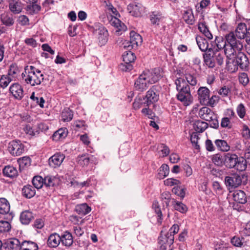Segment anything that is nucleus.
<instances>
[{"label": "nucleus", "instance_id": "nucleus-1", "mask_svg": "<svg viewBox=\"0 0 250 250\" xmlns=\"http://www.w3.org/2000/svg\"><path fill=\"white\" fill-rule=\"evenodd\" d=\"M227 45L225 49V55L227 60H231L236 54V52L241 51L243 49V42L238 39L233 31L227 34L225 36Z\"/></svg>", "mask_w": 250, "mask_h": 250}, {"label": "nucleus", "instance_id": "nucleus-2", "mask_svg": "<svg viewBox=\"0 0 250 250\" xmlns=\"http://www.w3.org/2000/svg\"><path fill=\"white\" fill-rule=\"evenodd\" d=\"M249 65L247 56L241 51L236 52V54L231 60H227L226 62L227 68L231 73L236 72L239 67L243 70L247 71Z\"/></svg>", "mask_w": 250, "mask_h": 250}, {"label": "nucleus", "instance_id": "nucleus-3", "mask_svg": "<svg viewBox=\"0 0 250 250\" xmlns=\"http://www.w3.org/2000/svg\"><path fill=\"white\" fill-rule=\"evenodd\" d=\"M21 76L23 81L32 86L40 84L44 79L42 71L33 66H26Z\"/></svg>", "mask_w": 250, "mask_h": 250}, {"label": "nucleus", "instance_id": "nucleus-4", "mask_svg": "<svg viewBox=\"0 0 250 250\" xmlns=\"http://www.w3.org/2000/svg\"><path fill=\"white\" fill-rule=\"evenodd\" d=\"M176 89L179 91L177 94V99L183 103L185 106L190 104L192 102V97L190 94L189 85L185 80L181 78H177L175 82Z\"/></svg>", "mask_w": 250, "mask_h": 250}, {"label": "nucleus", "instance_id": "nucleus-5", "mask_svg": "<svg viewBox=\"0 0 250 250\" xmlns=\"http://www.w3.org/2000/svg\"><path fill=\"white\" fill-rule=\"evenodd\" d=\"M225 166L228 168H234L237 170L242 171L247 168L245 160L243 157L238 156L232 153H227L224 154Z\"/></svg>", "mask_w": 250, "mask_h": 250}, {"label": "nucleus", "instance_id": "nucleus-6", "mask_svg": "<svg viewBox=\"0 0 250 250\" xmlns=\"http://www.w3.org/2000/svg\"><path fill=\"white\" fill-rule=\"evenodd\" d=\"M90 30L99 41L101 45L105 44L107 41V31L101 24L98 23L90 27Z\"/></svg>", "mask_w": 250, "mask_h": 250}, {"label": "nucleus", "instance_id": "nucleus-7", "mask_svg": "<svg viewBox=\"0 0 250 250\" xmlns=\"http://www.w3.org/2000/svg\"><path fill=\"white\" fill-rule=\"evenodd\" d=\"M136 59V56L131 51H125L123 55V63L120 65V68L123 71H127L132 69V63Z\"/></svg>", "mask_w": 250, "mask_h": 250}, {"label": "nucleus", "instance_id": "nucleus-8", "mask_svg": "<svg viewBox=\"0 0 250 250\" xmlns=\"http://www.w3.org/2000/svg\"><path fill=\"white\" fill-rule=\"evenodd\" d=\"M142 74L149 85L156 83L162 77L161 70L159 68L144 71Z\"/></svg>", "mask_w": 250, "mask_h": 250}, {"label": "nucleus", "instance_id": "nucleus-9", "mask_svg": "<svg viewBox=\"0 0 250 250\" xmlns=\"http://www.w3.org/2000/svg\"><path fill=\"white\" fill-rule=\"evenodd\" d=\"M8 150L13 156L21 155L25 150V147L20 140H13L8 144Z\"/></svg>", "mask_w": 250, "mask_h": 250}, {"label": "nucleus", "instance_id": "nucleus-10", "mask_svg": "<svg viewBox=\"0 0 250 250\" xmlns=\"http://www.w3.org/2000/svg\"><path fill=\"white\" fill-rule=\"evenodd\" d=\"M246 177L243 174H232L231 176H226L225 178V182L227 187L236 188L242 183V179Z\"/></svg>", "mask_w": 250, "mask_h": 250}, {"label": "nucleus", "instance_id": "nucleus-11", "mask_svg": "<svg viewBox=\"0 0 250 250\" xmlns=\"http://www.w3.org/2000/svg\"><path fill=\"white\" fill-rule=\"evenodd\" d=\"M9 92L15 100L20 101L24 96L22 86L19 83H13L9 87Z\"/></svg>", "mask_w": 250, "mask_h": 250}, {"label": "nucleus", "instance_id": "nucleus-12", "mask_svg": "<svg viewBox=\"0 0 250 250\" xmlns=\"http://www.w3.org/2000/svg\"><path fill=\"white\" fill-rule=\"evenodd\" d=\"M156 90V86L154 85L146 92L144 104L147 106L157 102L159 100V94L155 92Z\"/></svg>", "mask_w": 250, "mask_h": 250}, {"label": "nucleus", "instance_id": "nucleus-13", "mask_svg": "<svg viewBox=\"0 0 250 250\" xmlns=\"http://www.w3.org/2000/svg\"><path fill=\"white\" fill-rule=\"evenodd\" d=\"M21 244L20 241L15 238H11L5 240L3 243L4 250H21Z\"/></svg>", "mask_w": 250, "mask_h": 250}, {"label": "nucleus", "instance_id": "nucleus-14", "mask_svg": "<svg viewBox=\"0 0 250 250\" xmlns=\"http://www.w3.org/2000/svg\"><path fill=\"white\" fill-rule=\"evenodd\" d=\"M128 12L133 16L141 17L144 13L145 8L140 3H131L127 6Z\"/></svg>", "mask_w": 250, "mask_h": 250}, {"label": "nucleus", "instance_id": "nucleus-15", "mask_svg": "<svg viewBox=\"0 0 250 250\" xmlns=\"http://www.w3.org/2000/svg\"><path fill=\"white\" fill-rule=\"evenodd\" d=\"M197 95L200 104L205 105L210 96V90L207 87L201 86L197 91Z\"/></svg>", "mask_w": 250, "mask_h": 250}, {"label": "nucleus", "instance_id": "nucleus-16", "mask_svg": "<svg viewBox=\"0 0 250 250\" xmlns=\"http://www.w3.org/2000/svg\"><path fill=\"white\" fill-rule=\"evenodd\" d=\"M149 84L147 83L146 79L141 74L134 83V88L136 90L140 92H143L146 90L149 87Z\"/></svg>", "mask_w": 250, "mask_h": 250}, {"label": "nucleus", "instance_id": "nucleus-17", "mask_svg": "<svg viewBox=\"0 0 250 250\" xmlns=\"http://www.w3.org/2000/svg\"><path fill=\"white\" fill-rule=\"evenodd\" d=\"M211 51L212 49L209 48L207 52L203 54L204 62L206 65L209 68H213L216 63V61L214 58V52Z\"/></svg>", "mask_w": 250, "mask_h": 250}, {"label": "nucleus", "instance_id": "nucleus-18", "mask_svg": "<svg viewBox=\"0 0 250 250\" xmlns=\"http://www.w3.org/2000/svg\"><path fill=\"white\" fill-rule=\"evenodd\" d=\"M200 117L207 121L212 120V117H215L213 112L208 107L205 106L201 108L198 113Z\"/></svg>", "mask_w": 250, "mask_h": 250}, {"label": "nucleus", "instance_id": "nucleus-19", "mask_svg": "<svg viewBox=\"0 0 250 250\" xmlns=\"http://www.w3.org/2000/svg\"><path fill=\"white\" fill-rule=\"evenodd\" d=\"M21 67H19L16 63L11 64L8 69L7 75L13 81H16L20 76Z\"/></svg>", "mask_w": 250, "mask_h": 250}, {"label": "nucleus", "instance_id": "nucleus-20", "mask_svg": "<svg viewBox=\"0 0 250 250\" xmlns=\"http://www.w3.org/2000/svg\"><path fill=\"white\" fill-rule=\"evenodd\" d=\"M9 8L14 14L20 13L22 10V4L19 0H9Z\"/></svg>", "mask_w": 250, "mask_h": 250}, {"label": "nucleus", "instance_id": "nucleus-21", "mask_svg": "<svg viewBox=\"0 0 250 250\" xmlns=\"http://www.w3.org/2000/svg\"><path fill=\"white\" fill-rule=\"evenodd\" d=\"M248 32V28L247 27L246 24L240 22L238 24L234 33L238 39L242 40L245 39Z\"/></svg>", "mask_w": 250, "mask_h": 250}, {"label": "nucleus", "instance_id": "nucleus-22", "mask_svg": "<svg viewBox=\"0 0 250 250\" xmlns=\"http://www.w3.org/2000/svg\"><path fill=\"white\" fill-rule=\"evenodd\" d=\"M232 197L234 201L238 203L244 204L247 202V196L243 190H235L232 194Z\"/></svg>", "mask_w": 250, "mask_h": 250}, {"label": "nucleus", "instance_id": "nucleus-23", "mask_svg": "<svg viewBox=\"0 0 250 250\" xmlns=\"http://www.w3.org/2000/svg\"><path fill=\"white\" fill-rule=\"evenodd\" d=\"M2 172L4 176L13 178L18 175V172L17 168L13 166L7 165L3 168Z\"/></svg>", "mask_w": 250, "mask_h": 250}, {"label": "nucleus", "instance_id": "nucleus-24", "mask_svg": "<svg viewBox=\"0 0 250 250\" xmlns=\"http://www.w3.org/2000/svg\"><path fill=\"white\" fill-rule=\"evenodd\" d=\"M62 163V156L61 153H57L49 159V165L53 167H59Z\"/></svg>", "mask_w": 250, "mask_h": 250}, {"label": "nucleus", "instance_id": "nucleus-25", "mask_svg": "<svg viewBox=\"0 0 250 250\" xmlns=\"http://www.w3.org/2000/svg\"><path fill=\"white\" fill-rule=\"evenodd\" d=\"M142 42V38L139 34L133 31L130 32V43L132 47L141 45Z\"/></svg>", "mask_w": 250, "mask_h": 250}, {"label": "nucleus", "instance_id": "nucleus-26", "mask_svg": "<svg viewBox=\"0 0 250 250\" xmlns=\"http://www.w3.org/2000/svg\"><path fill=\"white\" fill-rule=\"evenodd\" d=\"M183 18L187 24L189 25L194 24L195 22V19L191 8H188L186 10L184 11Z\"/></svg>", "mask_w": 250, "mask_h": 250}, {"label": "nucleus", "instance_id": "nucleus-27", "mask_svg": "<svg viewBox=\"0 0 250 250\" xmlns=\"http://www.w3.org/2000/svg\"><path fill=\"white\" fill-rule=\"evenodd\" d=\"M44 185L46 187H53L59 185L60 182L59 177L57 176H45L43 178Z\"/></svg>", "mask_w": 250, "mask_h": 250}, {"label": "nucleus", "instance_id": "nucleus-28", "mask_svg": "<svg viewBox=\"0 0 250 250\" xmlns=\"http://www.w3.org/2000/svg\"><path fill=\"white\" fill-rule=\"evenodd\" d=\"M179 230V226L174 224L169 229L167 233L165 235L167 238V242L168 244H172L174 241V235L178 233Z\"/></svg>", "mask_w": 250, "mask_h": 250}, {"label": "nucleus", "instance_id": "nucleus-29", "mask_svg": "<svg viewBox=\"0 0 250 250\" xmlns=\"http://www.w3.org/2000/svg\"><path fill=\"white\" fill-rule=\"evenodd\" d=\"M36 194L35 188L30 185L24 186L22 188V194L26 198H31Z\"/></svg>", "mask_w": 250, "mask_h": 250}, {"label": "nucleus", "instance_id": "nucleus-30", "mask_svg": "<svg viewBox=\"0 0 250 250\" xmlns=\"http://www.w3.org/2000/svg\"><path fill=\"white\" fill-rule=\"evenodd\" d=\"M61 240L62 238L59 235L54 233L49 237L47 240V245L50 247L56 248L59 245Z\"/></svg>", "mask_w": 250, "mask_h": 250}, {"label": "nucleus", "instance_id": "nucleus-31", "mask_svg": "<svg viewBox=\"0 0 250 250\" xmlns=\"http://www.w3.org/2000/svg\"><path fill=\"white\" fill-rule=\"evenodd\" d=\"M33 218V213L29 210L23 211L21 214L20 220L22 224H28Z\"/></svg>", "mask_w": 250, "mask_h": 250}, {"label": "nucleus", "instance_id": "nucleus-32", "mask_svg": "<svg viewBox=\"0 0 250 250\" xmlns=\"http://www.w3.org/2000/svg\"><path fill=\"white\" fill-rule=\"evenodd\" d=\"M164 19V17L160 12H153L150 15V20L153 25H158Z\"/></svg>", "mask_w": 250, "mask_h": 250}, {"label": "nucleus", "instance_id": "nucleus-33", "mask_svg": "<svg viewBox=\"0 0 250 250\" xmlns=\"http://www.w3.org/2000/svg\"><path fill=\"white\" fill-rule=\"evenodd\" d=\"M39 247L37 243L31 241H24L21 244V250H38Z\"/></svg>", "mask_w": 250, "mask_h": 250}, {"label": "nucleus", "instance_id": "nucleus-34", "mask_svg": "<svg viewBox=\"0 0 250 250\" xmlns=\"http://www.w3.org/2000/svg\"><path fill=\"white\" fill-rule=\"evenodd\" d=\"M91 209L86 204L78 205L76 206L75 210L79 214L84 215L88 214Z\"/></svg>", "mask_w": 250, "mask_h": 250}, {"label": "nucleus", "instance_id": "nucleus-35", "mask_svg": "<svg viewBox=\"0 0 250 250\" xmlns=\"http://www.w3.org/2000/svg\"><path fill=\"white\" fill-rule=\"evenodd\" d=\"M92 158H93L92 156H90L88 154H83L78 156L77 161L80 166L83 167L89 164Z\"/></svg>", "mask_w": 250, "mask_h": 250}, {"label": "nucleus", "instance_id": "nucleus-36", "mask_svg": "<svg viewBox=\"0 0 250 250\" xmlns=\"http://www.w3.org/2000/svg\"><path fill=\"white\" fill-rule=\"evenodd\" d=\"M196 41L199 49L203 52L208 51V43L206 39L201 37H197Z\"/></svg>", "mask_w": 250, "mask_h": 250}, {"label": "nucleus", "instance_id": "nucleus-37", "mask_svg": "<svg viewBox=\"0 0 250 250\" xmlns=\"http://www.w3.org/2000/svg\"><path fill=\"white\" fill-rule=\"evenodd\" d=\"M10 208L9 203L5 198H0V214H5L8 213Z\"/></svg>", "mask_w": 250, "mask_h": 250}, {"label": "nucleus", "instance_id": "nucleus-38", "mask_svg": "<svg viewBox=\"0 0 250 250\" xmlns=\"http://www.w3.org/2000/svg\"><path fill=\"white\" fill-rule=\"evenodd\" d=\"M2 23L6 26H11L14 24V19L12 15L7 14H2L0 15Z\"/></svg>", "mask_w": 250, "mask_h": 250}, {"label": "nucleus", "instance_id": "nucleus-39", "mask_svg": "<svg viewBox=\"0 0 250 250\" xmlns=\"http://www.w3.org/2000/svg\"><path fill=\"white\" fill-rule=\"evenodd\" d=\"M208 126L207 123L200 120L195 121L193 124L195 130L198 132H203Z\"/></svg>", "mask_w": 250, "mask_h": 250}, {"label": "nucleus", "instance_id": "nucleus-40", "mask_svg": "<svg viewBox=\"0 0 250 250\" xmlns=\"http://www.w3.org/2000/svg\"><path fill=\"white\" fill-rule=\"evenodd\" d=\"M169 172L168 166L167 164H163L159 168L157 177L160 179H163L168 175Z\"/></svg>", "mask_w": 250, "mask_h": 250}, {"label": "nucleus", "instance_id": "nucleus-41", "mask_svg": "<svg viewBox=\"0 0 250 250\" xmlns=\"http://www.w3.org/2000/svg\"><path fill=\"white\" fill-rule=\"evenodd\" d=\"M172 205L175 210L181 213H185L188 211V207L182 202L174 200L172 202Z\"/></svg>", "mask_w": 250, "mask_h": 250}, {"label": "nucleus", "instance_id": "nucleus-42", "mask_svg": "<svg viewBox=\"0 0 250 250\" xmlns=\"http://www.w3.org/2000/svg\"><path fill=\"white\" fill-rule=\"evenodd\" d=\"M215 144L218 147V149L222 151H228L230 149L229 146L225 140L219 139L216 140L215 141Z\"/></svg>", "mask_w": 250, "mask_h": 250}, {"label": "nucleus", "instance_id": "nucleus-43", "mask_svg": "<svg viewBox=\"0 0 250 250\" xmlns=\"http://www.w3.org/2000/svg\"><path fill=\"white\" fill-rule=\"evenodd\" d=\"M211 160L214 165L222 167L225 166L224 155H221L220 154L217 153L212 155Z\"/></svg>", "mask_w": 250, "mask_h": 250}, {"label": "nucleus", "instance_id": "nucleus-44", "mask_svg": "<svg viewBox=\"0 0 250 250\" xmlns=\"http://www.w3.org/2000/svg\"><path fill=\"white\" fill-rule=\"evenodd\" d=\"M198 29L201 32H202L204 35L208 39H212L213 38L212 35L209 31L207 26L206 25L205 23L201 22L199 23L198 24Z\"/></svg>", "mask_w": 250, "mask_h": 250}, {"label": "nucleus", "instance_id": "nucleus-45", "mask_svg": "<svg viewBox=\"0 0 250 250\" xmlns=\"http://www.w3.org/2000/svg\"><path fill=\"white\" fill-rule=\"evenodd\" d=\"M215 42L218 50L224 49V53L225 54V49L227 45V41L226 40L225 41L222 36H219L216 37Z\"/></svg>", "mask_w": 250, "mask_h": 250}, {"label": "nucleus", "instance_id": "nucleus-46", "mask_svg": "<svg viewBox=\"0 0 250 250\" xmlns=\"http://www.w3.org/2000/svg\"><path fill=\"white\" fill-rule=\"evenodd\" d=\"M112 25L116 27L119 31H125L126 27L119 19L114 18L111 20Z\"/></svg>", "mask_w": 250, "mask_h": 250}, {"label": "nucleus", "instance_id": "nucleus-47", "mask_svg": "<svg viewBox=\"0 0 250 250\" xmlns=\"http://www.w3.org/2000/svg\"><path fill=\"white\" fill-rule=\"evenodd\" d=\"M32 183L35 188L40 189L44 185L43 178L41 176H36L33 178Z\"/></svg>", "mask_w": 250, "mask_h": 250}, {"label": "nucleus", "instance_id": "nucleus-48", "mask_svg": "<svg viewBox=\"0 0 250 250\" xmlns=\"http://www.w3.org/2000/svg\"><path fill=\"white\" fill-rule=\"evenodd\" d=\"M41 9L40 5L34 3L31 4H28L26 6V10L31 15L38 13Z\"/></svg>", "mask_w": 250, "mask_h": 250}, {"label": "nucleus", "instance_id": "nucleus-49", "mask_svg": "<svg viewBox=\"0 0 250 250\" xmlns=\"http://www.w3.org/2000/svg\"><path fill=\"white\" fill-rule=\"evenodd\" d=\"M73 243V239L72 234L68 231H65L63 233V245L66 247H70Z\"/></svg>", "mask_w": 250, "mask_h": 250}, {"label": "nucleus", "instance_id": "nucleus-50", "mask_svg": "<svg viewBox=\"0 0 250 250\" xmlns=\"http://www.w3.org/2000/svg\"><path fill=\"white\" fill-rule=\"evenodd\" d=\"M214 58L216 61V63L219 65H221L224 62V56L223 52H220L217 49L214 51Z\"/></svg>", "mask_w": 250, "mask_h": 250}, {"label": "nucleus", "instance_id": "nucleus-51", "mask_svg": "<svg viewBox=\"0 0 250 250\" xmlns=\"http://www.w3.org/2000/svg\"><path fill=\"white\" fill-rule=\"evenodd\" d=\"M158 240L159 244L160 245L159 250H166L167 246H170L171 245L167 242V238L165 236H160Z\"/></svg>", "mask_w": 250, "mask_h": 250}, {"label": "nucleus", "instance_id": "nucleus-52", "mask_svg": "<svg viewBox=\"0 0 250 250\" xmlns=\"http://www.w3.org/2000/svg\"><path fill=\"white\" fill-rule=\"evenodd\" d=\"M13 80L7 75H3L0 79V86L3 88L6 87Z\"/></svg>", "mask_w": 250, "mask_h": 250}, {"label": "nucleus", "instance_id": "nucleus-53", "mask_svg": "<svg viewBox=\"0 0 250 250\" xmlns=\"http://www.w3.org/2000/svg\"><path fill=\"white\" fill-rule=\"evenodd\" d=\"M186 190V188L177 186L173 188L172 191L181 199H183L185 196Z\"/></svg>", "mask_w": 250, "mask_h": 250}, {"label": "nucleus", "instance_id": "nucleus-54", "mask_svg": "<svg viewBox=\"0 0 250 250\" xmlns=\"http://www.w3.org/2000/svg\"><path fill=\"white\" fill-rule=\"evenodd\" d=\"M18 162L20 167H24L30 165L31 159L29 157H23L19 159Z\"/></svg>", "mask_w": 250, "mask_h": 250}, {"label": "nucleus", "instance_id": "nucleus-55", "mask_svg": "<svg viewBox=\"0 0 250 250\" xmlns=\"http://www.w3.org/2000/svg\"><path fill=\"white\" fill-rule=\"evenodd\" d=\"M199 137L197 132H193L191 134L190 141L194 148L196 149H200V146L198 144Z\"/></svg>", "mask_w": 250, "mask_h": 250}, {"label": "nucleus", "instance_id": "nucleus-56", "mask_svg": "<svg viewBox=\"0 0 250 250\" xmlns=\"http://www.w3.org/2000/svg\"><path fill=\"white\" fill-rule=\"evenodd\" d=\"M11 229L10 223L5 221H0V233L8 232Z\"/></svg>", "mask_w": 250, "mask_h": 250}, {"label": "nucleus", "instance_id": "nucleus-57", "mask_svg": "<svg viewBox=\"0 0 250 250\" xmlns=\"http://www.w3.org/2000/svg\"><path fill=\"white\" fill-rule=\"evenodd\" d=\"M219 100L220 98L218 96L212 95L210 98L209 97L207 100V103H206L205 105L213 107L219 102Z\"/></svg>", "mask_w": 250, "mask_h": 250}, {"label": "nucleus", "instance_id": "nucleus-58", "mask_svg": "<svg viewBox=\"0 0 250 250\" xmlns=\"http://www.w3.org/2000/svg\"><path fill=\"white\" fill-rule=\"evenodd\" d=\"M152 208L154 209L155 213L158 215V217L159 218L158 221H159V220L161 221L162 220L163 215H162V211L161 210V208H160V206L159 205V203H158V201H155L153 202V204H152Z\"/></svg>", "mask_w": 250, "mask_h": 250}, {"label": "nucleus", "instance_id": "nucleus-59", "mask_svg": "<svg viewBox=\"0 0 250 250\" xmlns=\"http://www.w3.org/2000/svg\"><path fill=\"white\" fill-rule=\"evenodd\" d=\"M186 79L189 84L191 86H194L197 84V81L196 77L190 73H187L185 75Z\"/></svg>", "mask_w": 250, "mask_h": 250}, {"label": "nucleus", "instance_id": "nucleus-60", "mask_svg": "<svg viewBox=\"0 0 250 250\" xmlns=\"http://www.w3.org/2000/svg\"><path fill=\"white\" fill-rule=\"evenodd\" d=\"M231 90L227 86L222 87L218 91V94L222 97H227L230 94Z\"/></svg>", "mask_w": 250, "mask_h": 250}, {"label": "nucleus", "instance_id": "nucleus-61", "mask_svg": "<svg viewBox=\"0 0 250 250\" xmlns=\"http://www.w3.org/2000/svg\"><path fill=\"white\" fill-rule=\"evenodd\" d=\"M73 117V113L72 110L67 108L63 111V122H69Z\"/></svg>", "mask_w": 250, "mask_h": 250}, {"label": "nucleus", "instance_id": "nucleus-62", "mask_svg": "<svg viewBox=\"0 0 250 250\" xmlns=\"http://www.w3.org/2000/svg\"><path fill=\"white\" fill-rule=\"evenodd\" d=\"M31 99L36 102L37 104H38L42 108L44 107L43 104L44 103V100L43 97L38 98L37 97L35 96V93L33 92L30 97Z\"/></svg>", "mask_w": 250, "mask_h": 250}, {"label": "nucleus", "instance_id": "nucleus-63", "mask_svg": "<svg viewBox=\"0 0 250 250\" xmlns=\"http://www.w3.org/2000/svg\"><path fill=\"white\" fill-rule=\"evenodd\" d=\"M18 21L20 24L22 26L29 25V20L25 15H21L19 17Z\"/></svg>", "mask_w": 250, "mask_h": 250}, {"label": "nucleus", "instance_id": "nucleus-64", "mask_svg": "<svg viewBox=\"0 0 250 250\" xmlns=\"http://www.w3.org/2000/svg\"><path fill=\"white\" fill-rule=\"evenodd\" d=\"M237 113L240 118H243L246 114L245 107L243 104H239L237 107Z\"/></svg>", "mask_w": 250, "mask_h": 250}]
</instances>
